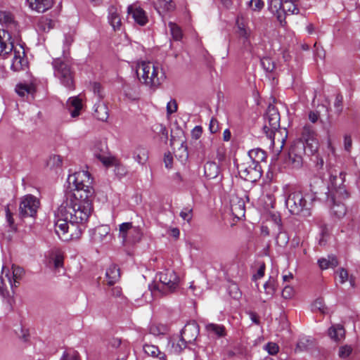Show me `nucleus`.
Returning <instances> with one entry per match:
<instances>
[{
  "instance_id": "nucleus-30",
  "label": "nucleus",
  "mask_w": 360,
  "mask_h": 360,
  "mask_svg": "<svg viewBox=\"0 0 360 360\" xmlns=\"http://www.w3.org/2000/svg\"><path fill=\"white\" fill-rule=\"evenodd\" d=\"M143 351L148 356L158 358L160 360H166L167 356L165 353L160 351L159 348L153 345L145 344L143 345Z\"/></svg>"
},
{
  "instance_id": "nucleus-59",
  "label": "nucleus",
  "mask_w": 360,
  "mask_h": 360,
  "mask_svg": "<svg viewBox=\"0 0 360 360\" xmlns=\"http://www.w3.org/2000/svg\"><path fill=\"white\" fill-rule=\"evenodd\" d=\"M266 349L269 352V354L274 355L276 354L278 352V346L274 342L268 343L266 347Z\"/></svg>"
},
{
  "instance_id": "nucleus-17",
  "label": "nucleus",
  "mask_w": 360,
  "mask_h": 360,
  "mask_svg": "<svg viewBox=\"0 0 360 360\" xmlns=\"http://www.w3.org/2000/svg\"><path fill=\"white\" fill-rule=\"evenodd\" d=\"M230 207L232 214L235 217L240 219L245 216V201L243 198L238 197L237 195H232L230 200Z\"/></svg>"
},
{
  "instance_id": "nucleus-53",
  "label": "nucleus",
  "mask_w": 360,
  "mask_h": 360,
  "mask_svg": "<svg viewBox=\"0 0 360 360\" xmlns=\"http://www.w3.org/2000/svg\"><path fill=\"white\" fill-rule=\"evenodd\" d=\"M180 217L185 221L189 222L192 219V209L189 207H184L180 212Z\"/></svg>"
},
{
  "instance_id": "nucleus-55",
  "label": "nucleus",
  "mask_w": 360,
  "mask_h": 360,
  "mask_svg": "<svg viewBox=\"0 0 360 360\" xmlns=\"http://www.w3.org/2000/svg\"><path fill=\"white\" fill-rule=\"evenodd\" d=\"M281 295L284 299H290L294 295V289L290 285H286L283 289Z\"/></svg>"
},
{
  "instance_id": "nucleus-27",
  "label": "nucleus",
  "mask_w": 360,
  "mask_h": 360,
  "mask_svg": "<svg viewBox=\"0 0 360 360\" xmlns=\"http://www.w3.org/2000/svg\"><path fill=\"white\" fill-rule=\"evenodd\" d=\"M120 276V269L115 264L110 265L106 270L105 278L106 282L109 285H114L119 280Z\"/></svg>"
},
{
  "instance_id": "nucleus-52",
  "label": "nucleus",
  "mask_w": 360,
  "mask_h": 360,
  "mask_svg": "<svg viewBox=\"0 0 360 360\" xmlns=\"http://www.w3.org/2000/svg\"><path fill=\"white\" fill-rule=\"evenodd\" d=\"M248 6L252 10L259 11L264 7V2L262 0H250Z\"/></svg>"
},
{
  "instance_id": "nucleus-1",
  "label": "nucleus",
  "mask_w": 360,
  "mask_h": 360,
  "mask_svg": "<svg viewBox=\"0 0 360 360\" xmlns=\"http://www.w3.org/2000/svg\"><path fill=\"white\" fill-rule=\"evenodd\" d=\"M93 210L92 198H84L79 193L70 195L67 201L60 206V213L69 219L72 228L82 229L88 221Z\"/></svg>"
},
{
  "instance_id": "nucleus-24",
  "label": "nucleus",
  "mask_w": 360,
  "mask_h": 360,
  "mask_svg": "<svg viewBox=\"0 0 360 360\" xmlns=\"http://www.w3.org/2000/svg\"><path fill=\"white\" fill-rule=\"evenodd\" d=\"M68 109L72 117H77L79 115L82 109L81 99L77 97H72L67 102Z\"/></svg>"
},
{
  "instance_id": "nucleus-42",
  "label": "nucleus",
  "mask_w": 360,
  "mask_h": 360,
  "mask_svg": "<svg viewBox=\"0 0 360 360\" xmlns=\"http://www.w3.org/2000/svg\"><path fill=\"white\" fill-rule=\"evenodd\" d=\"M63 164V159L61 156L58 155H53L49 157L47 160V167L51 169H55L60 168Z\"/></svg>"
},
{
  "instance_id": "nucleus-34",
  "label": "nucleus",
  "mask_w": 360,
  "mask_h": 360,
  "mask_svg": "<svg viewBox=\"0 0 360 360\" xmlns=\"http://www.w3.org/2000/svg\"><path fill=\"white\" fill-rule=\"evenodd\" d=\"M204 171L206 177L210 179L217 178L220 173L219 167L214 162H207L204 166Z\"/></svg>"
},
{
  "instance_id": "nucleus-25",
  "label": "nucleus",
  "mask_w": 360,
  "mask_h": 360,
  "mask_svg": "<svg viewBox=\"0 0 360 360\" xmlns=\"http://www.w3.org/2000/svg\"><path fill=\"white\" fill-rule=\"evenodd\" d=\"M0 22L5 25L8 28L13 30H17V22L10 11H0Z\"/></svg>"
},
{
  "instance_id": "nucleus-12",
  "label": "nucleus",
  "mask_w": 360,
  "mask_h": 360,
  "mask_svg": "<svg viewBox=\"0 0 360 360\" xmlns=\"http://www.w3.org/2000/svg\"><path fill=\"white\" fill-rule=\"evenodd\" d=\"M285 205L290 213L298 214L307 207V202L300 191H294L289 194Z\"/></svg>"
},
{
  "instance_id": "nucleus-7",
  "label": "nucleus",
  "mask_w": 360,
  "mask_h": 360,
  "mask_svg": "<svg viewBox=\"0 0 360 360\" xmlns=\"http://www.w3.org/2000/svg\"><path fill=\"white\" fill-rule=\"evenodd\" d=\"M300 144L305 146V153L308 155H312L318 150L319 141L316 134L311 127L305 125L303 127L300 139L295 141L290 148L292 150V153H298Z\"/></svg>"
},
{
  "instance_id": "nucleus-46",
  "label": "nucleus",
  "mask_w": 360,
  "mask_h": 360,
  "mask_svg": "<svg viewBox=\"0 0 360 360\" xmlns=\"http://www.w3.org/2000/svg\"><path fill=\"white\" fill-rule=\"evenodd\" d=\"M171 34L175 40H180L182 37L181 28L174 22H170L168 24Z\"/></svg>"
},
{
  "instance_id": "nucleus-64",
  "label": "nucleus",
  "mask_w": 360,
  "mask_h": 360,
  "mask_svg": "<svg viewBox=\"0 0 360 360\" xmlns=\"http://www.w3.org/2000/svg\"><path fill=\"white\" fill-rule=\"evenodd\" d=\"M265 271V265L264 264H262L260 265L259 269L257 270V272L253 276V279L255 281L257 279H260L262 278L264 275Z\"/></svg>"
},
{
  "instance_id": "nucleus-44",
  "label": "nucleus",
  "mask_w": 360,
  "mask_h": 360,
  "mask_svg": "<svg viewBox=\"0 0 360 360\" xmlns=\"http://www.w3.org/2000/svg\"><path fill=\"white\" fill-rule=\"evenodd\" d=\"M238 26L239 29V34L240 35L245 39L244 40V44L246 47L251 46V43L250 41V30H247L244 27V26L241 24H240L238 22Z\"/></svg>"
},
{
  "instance_id": "nucleus-21",
  "label": "nucleus",
  "mask_w": 360,
  "mask_h": 360,
  "mask_svg": "<svg viewBox=\"0 0 360 360\" xmlns=\"http://www.w3.org/2000/svg\"><path fill=\"white\" fill-rule=\"evenodd\" d=\"M108 22L114 30L120 29L122 21L118 8L115 6H110L108 8Z\"/></svg>"
},
{
  "instance_id": "nucleus-3",
  "label": "nucleus",
  "mask_w": 360,
  "mask_h": 360,
  "mask_svg": "<svg viewBox=\"0 0 360 360\" xmlns=\"http://www.w3.org/2000/svg\"><path fill=\"white\" fill-rule=\"evenodd\" d=\"M136 72L141 83L154 89H157L166 78L162 65L153 62L139 63Z\"/></svg>"
},
{
  "instance_id": "nucleus-45",
  "label": "nucleus",
  "mask_w": 360,
  "mask_h": 360,
  "mask_svg": "<svg viewBox=\"0 0 360 360\" xmlns=\"http://www.w3.org/2000/svg\"><path fill=\"white\" fill-rule=\"evenodd\" d=\"M312 309L314 311H319L322 314L328 313V308L321 298L316 299L312 304Z\"/></svg>"
},
{
  "instance_id": "nucleus-49",
  "label": "nucleus",
  "mask_w": 360,
  "mask_h": 360,
  "mask_svg": "<svg viewBox=\"0 0 360 360\" xmlns=\"http://www.w3.org/2000/svg\"><path fill=\"white\" fill-rule=\"evenodd\" d=\"M153 130L160 136H162V138H165V139H167L168 132L163 124H156L153 125Z\"/></svg>"
},
{
  "instance_id": "nucleus-38",
  "label": "nucleus",
  "mask_w": 360,
  "mask_h": 360,
  "mask_svg": "<svg viewBox=\"0 0 360 360\" xmlns=\"http://www.w3.org/2000/svg\"><path fill=\"white\" fill-rule=\"evenodd\" d=\"M264 289L268 299L271 298L276 289V279L274 277H269V280L264 285Z\"/></svg>"
},
{
  "instance_id": "nucleus-50",
  "label": "nucleus",
  "mask_w": 360,
  "mask_h": 360,
  "mask_svg": "<svg viewBox=\"0 0 360 360\" xmlns=\"http://www.w3.org/2000/svg\"><path fill=\"white\" fill-rule=\"evenodd\" d=\"M352 352V348L349 345H344L339 348L338 356L341 359L347 358Z\"/></svg>"
},
{
  "instance_id": "nucleus-20",
  "label": "nucleus",
  "mask_w": 360,
  "mask_h": 360,
  "mask_svg": "<svg viewBox=\"0 0 360 360\" xmlns=\"http://www.w3.org/2000/svg\"><path fill=\"white\" fill-rule=\"evenodd\" d=\"M29 7L38 13H44L52 8L54 0H26Z\"/></svg>"
},
{
  "instance_id": "nucleus-28",
  "label": "nucleus",
  "mask_w": 360,
  "mask_h": 360,
  "mask_svg": "<svg viewBox=\"0 0 360 360\" xmlns=\"http://www.w3.org/2000/svg\"><path fill=\"white\" fill-rule=\"evenodd\" d=\"M205 329L209 335L222 338L226 335V328L222 325L208 323L205 326Z\"/></svg>"
},
{
  "instance_id": "nucleus-10",
  "label": "nucleus",
  "mask_w": 360,
  "mask_h": 360,
  "mask_svg": "<svg viewBox=\"0 0 360 360\" xmlns=\"http://www.w3.org/2000/svg\"><path fill=\"white\" fill-rule=\"evenodd\" d=\"M53 65L55 70V76L59 79L61 84L65 87L72 88L74 86L73 73L69 62L57 58L53 61Z\"/></svg>"
},
{
  "instance_id": "nucleus-33",
  "label": "nucleus",
  "mask_w": 360,
  "mask_h": 360,
  "mask_svg": "<svg viewBox=\"0 0 360 360\" xmlns=\"http://www.w3.org/2000/svg\"><path fill=\"white\" fill-rule=\"evenodd\" d=\"M297 0H284L282 7V15L285 19V15L290 14H297L299 13V8L295 4Z\"/></svg>"
},
{
  "instance_id": "nucleus-58",
  "label": "nucleus",
  "mask_w": 360,
  "mask_h": 360,
  "mask_svg": "<svg viewBox=\"0 0 360 360\" xmlns=\"http://www.w3.org/2000/svg\"><path fill=\"white\" fill-rule=\"evenodd\" d=\"M15 333L23 341L27 340L28 333L27 330L23 329L21 326H19L17 330H15Z\"/></svg>"
},
{
  "instance_id": "nucleus-6",
  "label": "nucleus",
  "mask_w": 360,
  "mask_h": 360,
  "mask_svg": "<svg viewBox=\"0 0 360 360\" xmlns=\"http://www.w3.org/2000/svg\"><path fill=\"white\" fill-rule=\"evenodd\" d=\"M24 274V269L15 264L12 265L11 269L3 266L0 274V293L6 296L8 294V287L11 289L17 287Z\"/></svg>"
},
{
  "instance_id": "nucleus-22",
  "label": "nucleus",
  "mask_w": 360,
  "mask_h": 360,
  "mask_svg": "<svg viewBox=\"0 0 360 360\" xmlns=\"http://www.w3.org/2000/svg\"><path fill=\"white\" fill-rule=\"evenodd\" d=\"M284 0H269V8L271 13L276 15L277 19L282 26L285 25L286 22L282 15V7Z\"/></svg>"
},
{
  "instance_id": "nucleus-2",
  "label": "nucleus",
  "mask_w": 360,
  "mask_h": 360,
  "mask_svg": "<svg viewBox=\"0 0 360 360\" xmlns=\"http://www.w3.org/2000/svg\"><path fill=\"white\" fill-rule=\"evenodd\" d=\"M345 180V175L342 172L338 175L333 174L330 176L328 186L327 203L331 212L338 218L345 215L347 209L342 201L349 197V193L344 185Z\"/></svg>"
},
{
  "instance_id": "nucleus-31",
  "label": "nucleus",
  "mask_w": 360,
  "mask_h": 360,
  "mask_svg": "<svg viewBox=\"0 0 360 360\" xmlns=\"http://www.w3.org/2000/svg\"><path fill=\"white\" fill-rule=\"evenodd\" d=\"M328 335L335 342H340L345 338V330L340 325H335L328 329Z\"/></svg>"
},
{
  "instance_id": "nucleus-32",
  "label": "nucleus",
  "mask_w": 360,
  "mask_h": 360,
  "mask_svg": "<svg viewBox=\"0 0 360 360\" xmlns=\"http://www.w3.org/2000/svg\"><path fill=\"white\" fill-rule=\"evenodd\" d=\"M176 5L172 0H158L157 11L160 14L172 12L175 10Z\"/></svg>"
},
{
  "instance_id": "nucleus-35",
  "label": "nucleus",
  "mask_w": 360,
  "mask_h": 360,
  "mask_svg": "<svg viewBox=\"0 0 360 360\" xmlns=\"http://www.w3.org/2000/svg\"><path fill=\"white\" fill-rule=\"evenodd\" d=\"M94 155L105 167L117 166L119 164V161L115 157L111 156V155H108L105 153H98L96 148L94 149Z\"/></svg>"
},
{
  "instance_id": "nucleus-43",
  "label": "nucleus",
  "mask_w": 360,
  "mask_h": 360,
  "mask_svg": "<svg viewBox=\"0 0 360 360\" xmlns=\"http://www.w3.org/2000/svg\"><path fill=\"white\" fill-rule=\"evenodd\" d=\"M95 116L97 119L104 121L108 118L107 108L103 104H98L94 110Z\"/></svg>"
},
{
  "instance_id": "nucleus-13",
  "label": "nucleus",
  "mask_w": 360,
  "mask_h": 360,
  "mask_svg": "<svg viewBox=\"0 0 360 360\" xmlns=\"http://www.w3.org/2000/svg\"><path fill=\"white\" fill-rule=\"evenodd\" d=\"M119 236L124 243H135L141 238V232L138 227L133 226L130 222L122 223L119 227Z\"/></svg>"
},
{
  "instance_id": "nucleus-36",
  "label": "nucleus",
  "mask_w": 360,
  "mask_h": 360,
  "mask_svg": "<svg viewBox=\"0 0 360 360\" xmlns=\"http://www.w3.org/2000/svg\"><path fill=\"white\" fill-rule=\"evenodd\" d=\"M318 264L321 269H327L328 268H334L338 266V262L335 257L328 256L323 257L318 260Z\"/></svg>"
},
{
  "instance_id": "nucleus-4",
  "label": "nucleus",
  "mask_w": 360,
  "mask_h": 360,
  "mask_svg": "<svg viewBox=\"0 0 360 360\" xmlns=\"http://www.w3.org/2000/svg\"><path fill=\"white\" fill-rule=\"evenodd\" d=\"M68 183L69 188L72 191L70 195H75L79 193L86 199L92 198V179L88 171L80 170L70 174L68 177Z\"/></svg>"
},
{
  "instance_id": "nucleus-11",
  "label": "nucleus",
  "mask_w": 360,
  "mask_h": 360,
  "mask_svg": "<svg viewBox=\"0 0 360 360\" xmlns=\"http://www.w3.org/2000/svg\"><path fill=\"white\" fill-rule=\"evenodd\" d=\"M238 171L240 176L248 181H255L262 176V167L260 165H256L252 160L246 158L243 162L238 165Z\"/></svg>"
},
{
  "instance_id": "nucleus-63",
  "label": "nucleus",
  "mask_w": 360,
  "mask_h": 360,
  "mask_svg": "<svg viewBox=\"0 0 360 360\" xmlns=\"http://www.w3.org/2000/svg\"><path fill=\"white\" fill-rule=\"evenodd\" d=\"M342 96L338 94L335 97L334 101V106L337 109L338 112H340L342 110Z\"/></svg>"
},
{
  "instance_id": "nucleus-47",
  "label": "nucleus",
  "mask_w": 360,
  "mask_h": 360,
  "mask_svg": "<svg viewBox=\"0 0 360 360\" xmlns=\"http://www.w3.org/2000/svg\"><path fill=\"white\" fill-rule=\"evenodd\" d=\"M261 65L262 68L266 71V72H272L275 68V64L274 62L272 60L271 58L269 57H264L261 59Z\"/></svg>"
},
{
  "instance_id": "nucleus-29",
  "label": "nucleus",
  "mask_w": 360,
  "mask_h": 360,
  "mask_svg": "<svg viewBox=\"0 0 360 360\" xmlns=\"http://www.w3.org/2000/svg\"><path fill=\"white\" fill-rule=\"evenodd\" d=\"M305 146L300 144L298 146V153H292V150L290 149L288 156L289 160L295 167H300L302 162L303 155L305 154Z\"/></svg>"
},
{
  "instance_id": "nucleus-9",
  "label": "nucleus",
  "mask_w": 360,
  "mask_h": 360,
  "mask_svg": "<svg viewBox=\"0 0 360 360\" xmlns=\"http://www.w3.org/2000/svg\"><path fill=\"white\" fill-rule=\"evenodd\" d=\"M279 127L280 115L274 106L269 105L264 116L263 131L274 145L275 144L274 136Z\"/></svg>"
},
{
  "instance_id": "nucleus-48",
  "label": "nucleus",
  "mask_w": 360,
  "mask_h": 360,
  "mask_svg": "<svg viewBox=\"0 0 360 360\" xmlns=\"http://www.w3.org/2000/svg\"><path fill=\"white\" fill-rule=\"evenodd\" d=\"M60 360H79V354L75 350H67L63 352Z\"/></svg>"
},
{
  "instance_id": "nucleus-37",
  "label": "nucleus",
  "mask_w": 360,
  "mask_h": 360,
  "mask_svg": "<svg viewBox=\"0 0 360 360\" xmlns=\"http://www.w3.org/2000/svg\"><path fill=\"white\" fill-rule=\"evenodd\" d=\"M134 160L140 165H144L148 159V150L144 148H137L134 153Z\"/></svg>"
},
{
  "instance_id": "nucleus-14",
  "label": "nucleus",
  "mask_w": 360,
  "mask_h": 360,
  "mask_svg": "<svg viewBox=\"0 0 360 360\" xmlns=\"http://www.w3.org/2000/svg\"><path fill=\"white\" fill-rule=\"evenodd\" d=\"M7 58H11V68L14 71H20L27 66L24 48L19 44L13 45V49Z\"/></svg>"
},
{
  "instance_id": "nucleus-16",
  "label": "nucleus",
  "mask_w": 360,
  "mask_h": 360,
  "mask_svg": "<svg viewBox=\"0 0 360 360\" xmlns=\"http://www.w3.org/2000/svg\"><path fill=\"white\" fill-rule=\"evenodd\" d=\"M110 230V227L107 225L96 227L91 231V241L95 245L109 242L111 239Z\"/></svg>"
},
{
  "instance_id": "nucleus-60",
  "label": "nucleus",
  "mask_w": 360,
  "mask_h": 360,
  "mask_svg": "<svg viewBox=\"0 0 360 360\" xmlns=\"http://www.w3.org/2000/svg\"><path fill=\"white\" fill-rule=\"evenodd\" d=\"M96 148L97 152L100 153H105V150L106 148V145L105 143L101 141H98L95 143L92 148V151L94 153V149Z\"/></svg>"
},
{
  "instance_id": "nucleus-39",
  "label": "nucleus",
  "mask_w": 360,
  "mask_h": 360,
  "mask_svg": "<svg viewBox=\"0 0 360 360\" xmlns=\"http://www.w3.org/2000/svg\"><path fill=\"white\" fill-rule=\"evenodd\" d=\"M16 93L21 97L32 94L34 91V87L32 85L18 84L15 87Z\"/></svg>"
},
{
  "instance_id": "nucleus-23",
  "label": "nucleus",
  "mask_w": 360,
  "mask_h": 360,
  "mask_svg": "<svg viewBox=\"0 0 360 360\" xmlns=\"http://www.w3.org/2000/svg\"><path fill=\"white\" fill-rule=\"evenodd\" d=\"M199 332L198 326L195 323H190L184 328L181 331V338L187 342H191L195 340Z\"/></svg>"
},
{
  "instance_id": "nucleus-54",
  "label": "nucleus",
  "mask_w": 360,
  "mask_h": 360,
  "mask_svg": "<svg viewBox=\"0 0 360 360\" xmlns=\"http://www.w3.org/2000/svg\"><path fill=\"white\" fill-rule=\"evenodd\" d=\"M53 265L56 269H58L63 266V257L60 252H56L53 258Z\"/></svg>"
},
{
  "instance_id": "nucleus-26",
  "label": "nucleus",
  "mask_w": 360,
  "mask_h": 360,
  "mask_svg": "<svg viewBox=\"0 0 360 360\" xmlns=\"http://www.w3.org/2000/svg\"><path fill=\"white\" fill-rule=\"evenodd\" d=\"M246 158L252 160L256 165H260L261 162L266 161V155L264 150L260 148H255L248 152V155Z\"/></svg>"
},
{
  "instance_id": "nucleus-5",
  "label": "nucleus",
  "mask_w": 360,
  "mask_h": 360,
  "mask_svg": "<svg viewBox=\"0 0 360 360\" xmlns=\"http://www.w3.org/2000/svg\"><path fill=\"white\" fill-rule=\"evenodd\" d=\"M158 282L151 287V293L166 295L174 292L179 285V278L174 271L167 269L158 275Z\"/></svg>"
},
{
  "instance_id": "nucleus-15",
  "label": "nucleus",
  "mask_w": 360,
  "mask_h": 360,
  "mask_svg": "<svg viewBox=\"0 0 360 360\" xmlns=\"http://www.w3.org/2000/svg\"><path fill=\"white\" fill-rule=\"evenodd\" d=\"M39 207V200L32 195L24 196L20 204V214L22 217H34Z\"/></svg>"
},
{
  "instance_id": "nucleus-41",
  "label": "nucleus",
  "mask_w": 360,
  "mask_h": 360,
  "mask_svg": "<svg viewBox=\"0 0 360 360\" xmlns=\"http://www.w3.org/2000/svg\"><path fill=\"white\" fill-rule=\"evenodd\" d=\"M124 95L131 100H135L138 98L136 87L130 84H124L122 87Z\"/></svg>"
},
{
  "instance_id": "nucleus-62",
  "label": "nucleus",
  "mask_w": 360,
  "mask_h": 360,
  "mask_svg": "<svg viewBox=\"0 0 360 360\" xmlns=\"http://www.w3.org/2000/svg\"><path fill=\"white\" fill-rule=\"evenodd\" d=\"M209 129L211 133L214 134L219 130L218 121L215 118H212L210 122Z\"/></svg>"
},
{
  "instance_id": "nucleus-8",
  "label": "nucleus",
  "mask_w": 360,
  "mask_h": 360,
  "mask_svg": "<svg viewBox=\"0 0 360 360\" xmlns=\"http://www.w3.org/2000/svg\"><path fill=\"white\" fill-rule=\"evenodd\" d=\"M56 220L55 221V231L59 238L65 241L79 238L82 231V229H77L72 228L70 224L69 219L65 216H63L60 213V207L56 214Z\"/></svg>"
},
{
  "instance_id": "nucleus-51",
  "label": "nucleus",
  "mask_w": 360,
  "mask_h": 360,
  "mask_svg": "<svg viewBox=\"0 0 360 360\" xmlns=\"http://www.w3.org/2000/svg\"><path fill=\"white\" fill-rule=\"evenodd\" d=\"M186 341L183 338L179 340V341L175 343L172 342V347L173 349V352L175 353L180 352L184 348L186 347Z\"/></svg>"
},
{
  "instance_id": "nucleus-40",
  "label": "nucleus",
  "mask_w": 360,
  "mask_h": 360,
  "mask_svg": "<svg viewBox=\"0 0 360 360\" xmlns=\"http://www.w3.org/2000/svg\"><path fill=\"white\" fill-rule=\"evenodd\" d=\"M167 326L162 323H153L150 324L149 327V333L155 336L164 335L167 333Z\"/></svg>"
},
{
  "instance_id": "nucleus-56",
  "label": "nucleus",
  "mask_w": 360,
  "mask_h": 360,
  "mask_svg": "<svg viewBox=\"0 0 360 360\" xmlns=\"http://www.w3.org/2000/svg\"><path fill=\"white\" fill-rule=\"evenodd\" d=\"M336 274H338L339 281L341 283H345L349 278L348 272L345 269L342 268L337 271Z\"/></svg>"
},
{
  "instance_id": "nucleus-61",
  "label": "nucleus",
  "mask_w": 360,
  "mask_h": 360,
  "mask_svg": "<svg viewBox=\"0 0 360 360\" xmlns=\"http://www.w3.org/2000/svg\"><path fill=\"white\" fill-rule=\"evenodd\" d=\"M288 237L285 233H279L278 234V236L276 238V243L281 245L283 246L285 245L288 243Z\"/></svg>"
},
{
  "instance_id": "nucleus-18",
  "label": "nucleus",
  "mask_w": 360,
  "mask_h": 360,
  "mask_svg": "<svg viewBox=\"0 0 360 360\" xmlns=\"http://www.w3.org/2000/svg\"><path fill=\"white\" fill-rule=\"evenodd\" d=\"M127 13L129 15H131L134 21L141 26H143L148 22V16L146 12L136 4L129 6Z\"/></svg>"
},
{
  "instance_id": "nucleus-57",
  "label": "nucleus",
  "mask_w": 360,
  "mask_h": 360,
  "mask_svg": "<svg viewBox=\"0 0 360 360\" xmlns=\"http://www.w3.org/2000/svg\"><path fill=\"white\" fill-rule=\"evenodd\" d=\"M177 110V104L175 100H170L167 105V113L172 115Z\"/></svg>"
},
{
  "instance_id": "nucleus-19",
  "label": "nucleus",
  "mask_w": 360,
  "mask_h": 360,
  "mask_svg": "<svg viewBox=\"0 0 360 360\" xmlns=\"http://www.w3.org/2000/svg\"><path fill=\"white\" fill-rule=\"evenodd\" d=\"M13 49V44L9 41V34L5 30L0 31V56L7 58L9 53Z\"/></svg>"
}]
</instances>
